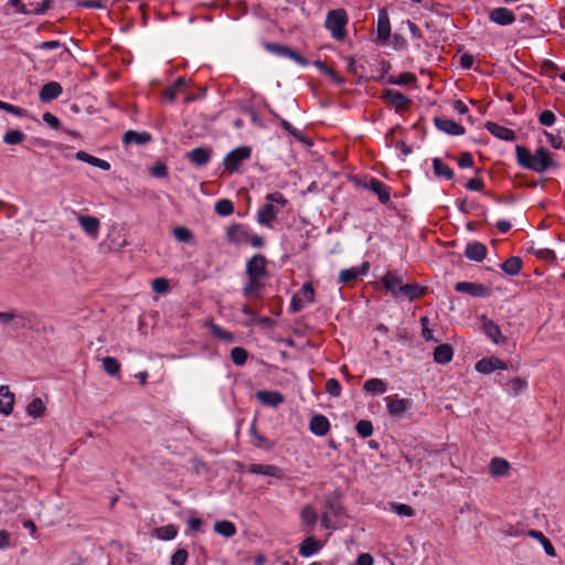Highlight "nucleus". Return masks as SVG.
I'll list each match as a JSON object with an SVG mask.
<instances>
[{
	"label": "nucleus",
	"instance_id": "42",
	"mask_svg": "<svg viewBox=\"0 0 565 565\" xmlns=\"http://www.w3.org/2000/svg\"><path fill=\"white\" fill-rule=\"evenodd\" d=\"M508 387H509V391L514 395V396H518L520 394H522L523 392H525V390L527 388V382L526 380L524 379H521V377H513L512 380H510L508 382Z\"/></svg>",
	"mask_w": 565,
	"mask_h": 565
},
{
	"label": "nucleus",
	"instance_id": "7",
	"mask_svg": "<svg viewBox=\"0 0 565 565\" xmlns=\"http://www.w3.org/2000/svg\"><path fill=\"white\" fill-rule=\"evenodd\" d=\"M383 98L390 103L396 111H403L409 108L411 99L403 93L394 89H387L384 92Z\"/></svg>",
	"mask_w": 565,
	"mask_h": 565
},
{
	"label": "nucleus",
	"instance_id": "29",
	"mask_svg": "<svg viewBox=\"0 0 565 565\" xmlns=\"http://www.w3.org/2000/svg\"><path fill=\"white\" fill-rule=\"evenodd\" d=\"M264 284L262 278H255V277H248V281L246 282L245 287L243 288V295L246 298L252 297H260V290L263 289Z\"/></svg>",
	"mask_w": 565,
	"mask_h": 565
},
{
	"label": "nucleus",
	"instance_id": "10",
	"mask_svg": "<svg viewBox=\"0 0 565 565\" xmlns=\"http://www.w3.org/2000/svg\"><path fill=\"white\" fill-rule=\"evenodd\" d=\"M434 122L438 130L450 136H461L465 134V128L454 120L441 117H435Z\"/></svg>",
	"mask_w": 565,
	"mask_h": 565
},
{
	"label": "nucleus",
	"instance_id": "59",
	"mask_svg": "<svg viewBox=\"0 0 565 565\" xmlns=\"http://www.w3.org/2000/svg\"><path fill=\"white\" fill-rule=\"evenodd\" d=\"M420 323H422V335L423 338L426 340V341H435L437 342L438 340H436L433 335V330L429 329L428 324H429V319L427 317H422L420 318Z\"/></svg>",
	"mask_w": 565,
	"mask_h": 565
},
{
	"label": "nucleus",
	"instance_id": "54",
	"mask_svg": "<svg viewBox=\"0 0 565 565\" xmlns=\"http://www.w3.org/2000/svg\"><path fill=\"white\" fill-rule=\"evenodd\" d=\"M211 332L216 338L222 339L226 342H232L234 340V335L231 332L224 330L223 328H221L216 324H212Z\"/></svg>",
	"mask_w": 565,
	"mask_h": 565
},
{
	"label": "nucleus",
	"instance_id": "46",
	"mask_svg": "<svg viewBox=\"0 0 565 565\" xmlns=\"http://www.w3.org/2000/svg\"><path fill=\"white\" fill-rule=\"evenodd\" d=\"M248 353L244 348L236 347L231 351V359L234 364L242 366L247 361Z\"/></svg>",
	"mask_w": 565,
	"mask_h": 565
},
{
	"label": "nucleus",
	"instance_id": "12",
	"mask_svg": "<svg viewBox=\"0 0 565 565\" xmlns=\"http://www.w3.org/2000/svg\"><path fill=\"white\" fill-rule=\"evenodd\" d=\"M248 472L253 475L269 476L276 479L284 478L281 469L274 465L253 463L248 467Z\"/></svg>",
	"mask_w": 565,
	"mask_h": 565
},
{
	"label": "nucleus",
	"instance_id": "56",
	"mask_svg": "<svg viewBox=\"0 0 565 565\" xmlns=\"http://www.w3.org/2000/svg\"><path fill=\"white\" fill-rule=\"evenodd\" d=\"M188 552L184 548L177 550L171 556V565H185L188 559Z\"/></svg>",
	"mask_w": 565,
	"mask_h": 565
},
{
	"label": "nucleus",
	"instance_id": "43",
	"mask_svg": "<svg viewBox=\"0 0 565 565\" xmlns=\"http://www.w3.org/2000/svg\"><path fill=\"white\" fill-rule=\"evenodd\" d=\"M28 414L33 417L38 418L42 416L45 412V405L43 401L40 397H35L28 406L26 409Z\"/></svg>",
	"mask_w": 565,
	"mask_h": 565
},
{
	"label": "nucleus",
	"instance_id": "19",
	"mask_svg": "<svg viewBox=\"0 0 565 565\" xmlns=\"http://www.w3.org/2000/svg\"><path fill=\"white\" fill-rule=\"evenodd\" d=\"M426 292V288L417 284H406L403 288H399V294L396 298H404L408 301H413Z\"/></svg>",
	"mask_w": 565,
	"mask_h": 565
},
{
	"label": "nucleus",
	"instance_id": "6",
	"mask_svg": "<svg viewBox=\"0 0 565 565\" xmlns=\"http://www.w3.org/2000/svg\"><path fill=\"white\" fill-rule=\"evenodd\" d=\"M266 49L269 52L275 53L277 55L289 57L302 66H306L308 64V61L303 56H301L299 53H297L296 51L291 50L288 46L277 43H267Z\"/></svg>",
	"mask_w": 565,
	"mask_h": 565
},
{
	"label": "nucleus",
	"instance_id": "55",
	"mask_svg": "<svg viewBox=\"0 0 565 565\" xmlns=\"http://www.w3.org/2000/svg\"><path fill=\"white\" fill-rule=\"evenodd\" d=\"M299 296L303 299L305 302H313L315 301V290L310 282H305L301 287Z\"/></svg>",
	"mask_w": 565,
	"mask_h": 565
},
{
	"label": "nucleus",
	"instance_id": "34",
	"mask_svg": "<svg viewBox=\"0 0 565 565\" xmlns=\"http://www.w3.org/2000/svg\"><path fill=\"white\" fill-rule=\"evenodd\" d=\"M278 211L273 206V204L264 205L257 214L258 223L263 225H270V223L277 217Z\"/></svg>",
	"mask_w": 565,
	"mask_h": 565
},
{
	"label": "nucleus",
	"instance_id": "15",
	"mask_svg": "<svg viewBox=\"0 0 565 565\" xmlns=\"http://www.w3.org/2000/svg\"><path fill=\"white\" fill-rule=\"evenodd\" d=\"M14 394L10 392L9 386L0 385V414L10 415L13 411Z\"/></svg>",
	"mask_w": 565,
	"mask_h": 565
},
{
	"label": "nucleus",
	"instance_id": "13",
	"mask_svg": "<svg viewBox=\"0 0 565 565\" xmlns=\"http://www.w3.org/2000/svg\"><path fill=\"white\" fill-rule=\"evenodd\" d=\"M226 238L230 243L242 244L246 243L248 238V232L242 224H233L226 228Z\"/></svg>",
	"mask_w": 565,
	"mask_h": 565
},
{
	"label": "nucleus",
	"instance_id": "28",
	"mask_svg": "<svg viewBox=\"0 0 565 565\" xmlns=\"http://www.w3.org/2000/svg\"><path fill=\"white\" fill-rule=\"evenodd\" d=\"M76 159L83 162H86L90 166L97 167L104 171H108L110 169L109 162L106 160L94 157L85 151H77L75 154Z\"/></svg>",
	"mask_w": 565,
	"mask_h": 565
},
{
	"label": "nucleus",
	"instance_id": "37",
	"mask_svg": "<svg viewBox=\"0 0 565 565\" xmlns=\"http://www.w3.org/2000/svg\"><path fill=\"white\" fill-rule=\"evenodd\" d=\"M214 531L224 537H232L236 533V526L231 521H217L214 524Z\"/></svg>",
	"mask_w": 565,
	"mask_h": 565
},
{
	"label": "nucleus",
	"instance_id": "64",
	"mask_svg": "<svg viewBox=\"0 0 565 565\" xmlns=\"http://www.w3.org/2000/svg\"><path fill=\"white\" fill-rule=\"evenodd\" d=\"M544 135L547 139L550 146L554 149H559L563 145V139L559 135H553L551 132L544 131Z\"/></svg>",
	"mask_w": 565,
	"mask_h": 565
},
{
	"label": "nucleus",
	"instance_id": "3",
	"mask_svg": "<svg viewBox=\"0 0 565 565\" xmlns=\"http://www.w3.org/2000/svg\"><path fill=\"white\" fill-rule=\"evenodd\" d=\"M250 157V148L243 146L235 148L224 158V166L230 171H236L241 163Z\"/></svg>",
	"mask_w": 565,
	"mask_h": 565
},
{
	"label": "nucleus",
	"instance_id": "41",
	"mask_svg": "<svg viewBox=\"0 0 565 565\" xmlns=\"http://www.w3.org/2000/svg\"><path fill=\"white\" fill-rule=\"evenodd\" d=\"M300 519L306 525L313 526L318 520V514L313 507L308 504L302 508Z\"/></svg>",
	"mask_w": 565,
	"mask_h": 565
},
{
	"label": "nucleus",
	"instance_id": "52",
	"mask_svg": "<svg viewBox=\"0 0 565 565\" xmlns=\"http://www.w3.org/2000/svg\"><path fill=\"white\" fill-rule=\"evenodd\" d=\"M356 433L363 437H370L373 434V425L370 420L362 419L355 426Z\"/></svg>",
	"mask_w": 565,
	"mask_h": 565
},
{
	"label": "nucleus",
	"instance_id": "25",
	"mask_svg": "<svg viewBox=\"0 0 565 565\" xmlns=\"http://www.w3.org/2000/svg\"><path fill=\"white\" fill-rule=\"evenodd\" d=\"M455 290L458 292H465L473 297L483 296L486 288L480 284L460 281L455 285Z\"/></svg>",
	"mask_w": 565,
	"mask_h": 565
},
{
	"label": "nucleus",
	"instance_id": "26",
	"mask_svg": "<svg viewBox=\"0 0 565 565\" xmlns=\"http://www.w3.org/2000/svg\"><path fill=\"white\" fill-rule=\"evenodd\" d=\"M377 36L381 40H388L391 36V22L386 10L380 11L377 19Z\"/></svg>",
	"mask_w": 565,
	"mask_h": 565
},
{
	"label": "nucleus",
	"instance_id": "50",
	"mask_svg": "<svg viewBox=\"0 0 565 565\" xmlns=\"http://www.w3.org/2000/svg\"><path fill=\"white\" fill-rule=\"evenodd\" d=\"M157 535L161 540H172L177 536V529L174 525H166L156 529Z\"/></svg>",
	"mask_w": 565,
	"mask_h": 565
},
{
	"label": "nucleus",
	"instance_id": "39",
	"mask_svg": "<svg viewBox=\"0 0 565 565\" xmlns=\"http://www.w3.org/2000/svg\"><path fill=\"white\" fill-rule=\"evenodd\" d=\"M185 85V79L179 77L175 79L173 85L167 87L163 92V98L170 103L174 102L179 90Z\"/></svg>",
	"mask_w": 565,
	"mask_h": 565
},
{
	"label": "nucleus",
	"instance_id": "57",
	"mask_svg": "<svg viewBox=\"0 0 565 565\" xmlns=\"http://www.w3.org/2000/svg\"><path fill=\"white\" fill-rule=\"evenodd\" d=\"M556 116L552 110H544L539 115V122L542 126L551 127L555 124Z\"/></svg>",
	"mask_w": 565,
	"mask_h": 565
},
{
	"label": "nucleus",
	"instance_id": "4",
	"mask_svg": "<svg viewBox=\"0 0 565 565\" xmlns=\"http://www.w3.org/2000/svg\"><path fill=\"white\" fill-rule=\"evenodd\" d=\"M267 260L260 254L254 255L246 264L247 277L264 279L267 276Z\"/></svg>",
	"mask_w": 565,
	"mask_h": 565
},
{
	"label": "nucleus",
	"instance_id": "31",
	"mask_svg": "<svg viewBox=\"0 0 565 565\" xmlns=\"http://www.w3.org/2000/svg\"><path fill=\"white\" fill-rule=\"evenodd\" d=\"M509 469V462L505 459L499 457L493 458L489 465V470L492 477L505 476Z\"/></svg>",
	"mask_w": 565,
	"mask_h": 565
},
{
	"label": "nucleus",
	"instance_id": "35",
	"mask_svg": "<svg viewBox=\"0 0 565 565\" xmlns=\"http://www.w3.org/2000/svg\"><path fill=\"white\" fill-rule=\"evenodd\" d=\"M387 399V411L392 416H398L403 414L409 406L411 402L406 398L401 399Z\"/></svg>",
	"mask_w": 565,
	"mask_h": 565
},
{
	"label": "nucleus",
	"instance_id": "20",
	"mask_svg": "<svg viewBox=\"0 0 565 565\" xmlns=\"http://www.w3.org/2000/svg\"><path fill=\"white\" fill-rule=\"evenodd\" d=\"M365 188L376 193L382 203H387L391 199L388 186L377 179H371L370 182L365 184Z\"/></svg>",
	"mask_w": 565,
	"mask_h": 565
},
{
	"label": "nucleus",
	"instance_id": "22",
	"mask_svg": "<svg viewBox=\"0 0 565 565\" xmlns=\"http://www.w3.org/2000/svg\"><path fill=\"white\" fill-rule=\"evenodd\" d=\"M39 324V320L36 316L32 312H23L18 315L17 320L14 322L13 329H30L34 330Z\"/></svg>",
	"mask_w": 565,
	"mask_h": 565
},
{
	"label": "nucleus",
	"instance_id": "51",
	"mask_svg": "<svg viewBox=\"0 0 565 565\" xmlns=\"http://www.w3.org/2000/svg\"><path fill=\"white\" fill-rule=\"evenodd\" d=\"M416 81V76L412 73H402L396 77H390L388 83L395 85H408Z\"/></svg>",
	"mask_w": 565,
	"mask_h": 565
},
{
	"label": "nucleus",
	"instance_id": "53",
	"mask_svg": "<svg viewBox=\"0 0 565 565\" xmlns=\"http://www.w3.org/2000/svg\"><path fill=\"white\" fill-rule=\"evenodd\" d=\"M173 236L178 242L181 243H188L192 239L191 231L183 226L175 227L173 230Z\"/></svg>",
	"mask_w": 565,
	"mask_h": 565
},
{
	"label": "nucleus",
	"instance_id": "18",
	"mask_svg": "<svg viewBox=\"0 0 565 565\" xmlns=\"http://www.w3.org/2000/svg\"><path fill=\"white\" fill-rule=\"evenodd\" d=\"M488 249L480 242H471L467 245L465 255L470 260L482 262L487 256Z\"/></svg>",
	"mask_w": 565,
	"mask_h": 565
},
{
	"label": "nucleus",
	"instance_id": "5",
	"mask_svg": "<svg viewBox=\"0 0 565 565\" xmlns=\"http://www.w3.org/2000/svg\"><path fill=\"white\" fill-rule=\"evenodd\" d=\"M481 328L486 335L495 344H503L507 342V337L501 332L500 327L486 316H481Z\"/></svg>",
	"mask_w": 565,
	"mask_h": 565
},
{
	"label": "nucleus",
	"instance_id": "60",
	"mask_svg": "<svg viewBox=\"0 0 565 565\" xmlns=\"http://www.w3.org/2000/svg\"><path fill=\"white\" fill-rule=\"evenodd\" d=\"M326 391L331 395V396H339L341 394V385L339 383L338 380L335 379H329L326 383Z\"/></svg>",
	"mask_w": 565,
	"mask_h": 565
},
{
	"label": "nucleus",
	"instance_id": "27",
	"mask_svg": "<svg viewBox=\"0 0 565 565\" xmlns=\"http://www.w3.org/2000/svg\"><path fill=\"white\" fill-rule=\"evenodd\" d=\"M383 285L384 287L394 296L397 297L399 294V288H403L402 279L392 271H387L386 275L383 277Z\"/></svg>",
	"mask_w": 565,
	"mask_h": 565
},
{
	"label": "nucleus",
	"instance_id": "62",
	"mask_svg": "<svg viewBox=\"0 0 565 565\" xmlns=\"http://www.w3.org/2000/svg\"><path fill=\"white\" fill-rule=\"evenodd\" d=\"M152 289L154 292L164 294L169 290V281L166 278H156L152 281Z\"/></svg>",
	"mask_w": 565,
	"mask_h": 565
},
{
	"label": "nucleus",
	"instance_id": "45",
	"mask_svg": "<svg viewBox=\"0 0 565 565\" xmlns=\"http://www.w3.org/2000/svg\"><path fill=\"white\" fill-rule=\"evenodd\" d=\"M233 211H234V205H233L232 201H230L227 199L218 200L215 203V212L218 215L227 216V215H231L233 213Z\"/></svg>",
	"mask_w": 565,
	"mask_h": 565
},
{
	"label": "nucleus",
	"instance_id": "14",
	"mask_svg": "<svg viewBox=\"0 0 565 565\" xmlns=\"http://www.w3.org/2000/svg\"><path fill=\"white\" fill-rule=\"evenodd\" d=\"M484 127L491 135L504 141H513L516 137L515 132L512 129L503 127L492 121H487Z\"/></svg>",
	"mask_w": 565,
	"mask_h": 565
},
{
	"label": "nucleus",
	"instance_id": "38",
	"mask_svg": "<svg viewBox=\"0 0 565 565\" xmlns=\"http://www.w3.org/2000/svg\"><path fill=\"white\" fill-rule=\"evenodd\" d=\"M522 267V260L519 257L512 256L508 258L504 263H502V270L510 276H514L519 274Z\"/></svg>",
	"mask_w": 565,
	"mask_h": 565
},
{
	"label": "nucleus",
	"instance_id": "63",
	"mask_svg": "<svg viewBox=\"0 0 565 565\" xmlns=\"http://www.w3.org/2000/svg\"><path fill=\"white\" fill-rule=\"evenodd\" d=\"M168 174V167L163 162H158L151 168V175L154 178H164Z\"/></svg>",
	"mask_w": 565,
	"mask_h": 565
},
{
	"label": "nucleus",
	"instance_id": "47",
	"mask_svg": "<svg viewBox=\"0 0 565 565\" xmlns=\"http://www.w3.org/2000/svg\"><path fill=\"white\" fill-rule=\"evenodd\" d=\"M359 276H360V273L355 268L343 269L340 271L339 282L348 285V284L354 282Z\"/></svg>",
	"mask_w": 565,
	"mask_h": 565
},
{
	"label": "nucleus",
	"instance_id": "16",
	"mask_svg": "<svg viewBox=\"0 0 565 565\" xmlns=\"http://www.w3.org/2000/svg\"><path fill=\"white\" fill-rule=\"evenodd\" d=\"M256 398L266 406L277 407L284 403V395L277 391H258Z\"/></svg>",
	"mask_w": 565,
	"mask_h": 565
},
{
	"label": "nucleus",
	"instance_id": "17",
	"mask_svg": "<svg viewBox=\"0 0 565 565\" xmlns=\"http://www.w3.org/2000/svg\"><path fill=\"white\" fill-rule=\"evenodd\" d=\"M62 92L63 89L60 83L49 82L40 89L39 97L42 102L47 103L56 99L62 94Z\"/></svg>",
	"mask_w": 565,
	"mask_h": 565
},
{
	"label": "nucleus",
	"instance_id": "8",
	"mask_svg": "<svg viewBox=\"0 0 565 565\" xmlns=\"http://www.w3.org/2000/svg\"><path fill=\"white\" fill-rule=\"evenodd\" d=\"M475 369L479 373L490 374L495 370H505L507 365L499 358L491 356V358H483L480 361H478L475 365Z\"/></svg>",
	"mask_w": 565,
	"mask_h": 565
},
{
	"label": "nucleus",
	"instance_id": "36",
	"mask_svg": "<svg viewBox=\"0 0 565 565\" xmlns=\"http://www.w3.org/2000/svg\"><path fill=\"white\" fill-rule=\"evenodd\" d=\"M189 158L196 166H205L211 159V151L205 148H195L189 153Z\"/></svg>",
	"mask_w": 565,
	"mask_h": 565
},
{
	"label": "nucleus",
	"instance_id": "48",
	"mask_svg": "<svg viewBox=\"0 0 565 565\" xmlns=\"http://www.w3.org/2000/svg\"><path fill=\"white\" fill-rule=\"evenodd\" d=\"M25 139V135L18 130H10L3 136V141L7 145H19Z\"/></svg>",
	"mask_w": 565,
	"mask_h": 565
},
{
	"label": "nucleus",
	"instance_id": "9",
	"mask_svg": "<svg viewBox=\"0 0 565 565\" xmlns=\"http://www.w3.org/2000/svg\"><path fill=\"white\" fill-rule=\"evenodd\" d=\"M489 20L498 25H510L515 21V15L510 9L500 7L490 11Z\"/></svg>",
	"mask_w": 565,
	"mask_h": 565
},
{
	"label": "nucleus",
	"instance_id": "58",
	"mask_svg": "<svg viewBox=\"0 0 565 565\" xmlns=\"http://www.w3.org/2000/svg\"><path fill=\"white\" fill-rule=\"evenodd\" d=\"M392 511H394L399 516H408L409 518L415 514L414 509L411 505L404 504V503L394 504L392 508Z\"/></svg>",
	"mask_w": 565,
	"mask_h": 565
},
{
	"label": "nucleus",
	"instance_id": "24",
	"mask_svg": "<svg viewBox=\"0 0 565 565\" xmlns=\"http://www.w3.org/2000/svg\"><path fill=\"white\" fill-rule=\"evenodd\" d=\"M82 228L92 236H96L100 226L99 220L95 216L77 215Z\"/></svg>",
	"mask_w": 565,
	"mask_h": 565
},
{
	"label": "nucleus",
	"instance_id": "21",
	"mask_svg": "<svg viewBox=\"0 0 565 565\" xmlns=\"http://www.w3.org/2000/svg\"><path fill=\"white\" fill-rule=\"evenodd\" d=\"M312 434L317 436H324L330 429V423L323 415H315L309 424Z\"/></svg>",
	"mask_w": 565,
	"mask_h": 565
},
{
	"label": "nucleus",
	"instance_id": "23",
	"mask_svg": "<svg viewBox=\"0 0 565 565\" xmlns=\"http://www.w3.org/2000/svg\"><path fill=\"white\" fill-rule=\"evenodd\" d=\"M454 356L452 347L448 343L439 344L434 350V361L438 364H447Z\"/></svg>",
	"mask_w": 565,
	"mask_h": 565
},
{
	"label": "nucleus",
	"instance_id": "44",
	"mask_svg": "<svg viewBox=\"0 0 565 565\" xmlns=\"http://www.w3.org/2000/svg\"><path fill=\"white\" fill-rule=\"evenodd\" d=\"M102 363L104 371L110 376H116L120 371V364L115 358L106 356Z\"/></svg>",
	"mask_w": 565,
	"mask_h": 565
},
{
	"label": "nucleus",
	"instance_id": "49",
	"mask_svg": "<svg viewBox=\"0 0 565 565\" xmlns=\"http://www.w3.org/2000/svg\"><path fill=\"white\" fill-rule=\"evenodd\" d=\"M252 436L254 438V445L258 448L270 450L273 448V443H270L265 436L259 435L255 427L250 428Z\"/></svg>",
	"mask_w": 565,
	"mask_h": 565
},
{
	"label": "nucleus",
	"instance_id": "40",
	"mask_svg": "<svg viewBox=\"0 0 565 565\" xmlns=\"http://www.w3.org/2000/svg\"><path fill=\"white\" fill-rule=\"evenodd\" d=\"M433 169L434 173L437 177H445L448 180H451L454 178V171L444 163L439 158L433 159Z\"/></svg>",
	"mask_w": 565,
	"mask_h": 565
},
{
	"label": "nucleus",
	"instance_id": "32",
	"mask_svg": "<svg viewBox=\"0 0 565 565\" xmlns=\"http://www.w3.org/2000/svg\"><path fill=\"white\" fill-rule=\"evenodd\" d=\"M363 390L373 395H382L386 392L387 384L381 379H370L364 383Z\"/></svg>",
	"mask_w": 565,
	"mask_h": 565
},
{
	"label": "nucleus",
	"instance_id": "1",
	"mask_svg": "<svg viewBox=\"0 0 565 565\" xmlns=\"http://www.w3.org/2000/svg\"><path fill=\"white\" fill-rule=\"evenodd\" d=\"M515 156L518 163L522 168L532 170L536 173H543L557 166L552 159L551 153L544 147H540L534 153H531L527 148L516 146Z\"/></svg>",
	"mask_w": 565,
	"mask_h": 565
},
{
	"label": "nucleus",
	"instance_id": "30",
	"mask_svg": "<svg viewBox=\"0 0 565 565\" xmlns=\"http://www.w3.org/2000/svg\"><path fill=\"white\" fill-rule=\"evenodd\" d=\"M320 547V543L313 536H308L299 545V554L301 556L309 557L316 554Z\"/></svg>",
	"mask_w": 565,
	"mask_h": 565
},
{
	"label": "nucleus",
	"instance_id": "11",
	"mask_svg": "<svg viewBox=\"0 0 565 565\" xmlns=\"http://www.w3.org/2000/svg\"><path fill=\"white\" fill-rule=\"evenodd\" d=\"M339 505L332 500H326L323 504V511L321 514V526L324 529H334L332 516L338 515Z\"/></svg>",
	"mask_w": 565,
	"mask_h": 565
},
{
	"label": "nucleus",
	"instance_id": "61",
	"mask_svg": "<svg viewBox=\"0 0 565 565\" xmlns=\"http://www.w3.org/2000/svg\"><path fill=\"white\" fill-rule=\"evenodd\" d=\"M0 109L6 110L7 113H10L12 115L23 117L25 116L26 111L23 108H20L18 106L4 103L0 100Z\"/></svg>",
	"mask_w": 565,
	"mask_h": 565
},
{
	"label": "nucleus",
	"instance_id": "2",
	"mask_svg": "<svg viewBox=\"0 0 565 565\" xmlns=\"http://www.w3.org/2000/svg\"><path fill=\"white\" fill-rule=\"evenodd\" d=\"M347 13L343 9L332 10L328 13L326 28L337 40H343L345 36Z\"/></svg>",
	"mask_w": 565,
	"mask_h": 565
},
{
	"label": "nucleus",
	"instance_id": "33",
	"mask_svg": "<svg viewBox=\"0 0 565 565\" xmlns=\"http://www.w3.org/2000/svg\"><path fill=\"white\" fill-rule=\"evenodd\" d=\"M151 140V136L148 132H138L134 130H128L125 132L122 137V141L126 145L135 143V145H145Z\"/></svg>",
	"mask_w": 565,
	"mask_h": 565
}]
</instances>
